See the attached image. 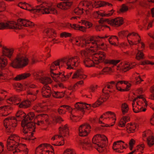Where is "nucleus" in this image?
<instances>
[{
    "label": "nucleus",
    "mask_w": 154,
    "mask_h": 154,
    "mask_svg": "<svg viewBox=\"0 0 154 154\" xmlns=\"http://www.w3.org/2000/svg\"><path fill=\"white\" fill-rule=\"evenodd\" d=\"M11 102H12L15 103L17 101L19 102L21 101V99H20L18 97L15 96L11 97Z\"/></svg>",
    "instance_id": "48"
},
{
    "label": "nucleus",
    "mask_w": 154,
    "mask_h": 154,
    "mask_svg": "<svg viewBox=\"0 0 154 154\" xmlns=\"http://www.w3.org/2000/svg\"><path fill=\"white\" fill-rule=\"evenodd\" d=\"M8 139L10 140H12L14 141L15 143H16L17 142H20V137L17 134H12L8 137Z\"/></svg>",
    "instance_id": "25"
},
{
    "label": "nucleus",
    "mask_w": 154,
    "mask_h": 154,
    "mask_svg": "<svg viewBox=\"0 0 154 154\" xmlns=\"http://www.w3.org/2000/svg\"><path fill=\"white\" fill-rule=\"evenodd\" d=\"M120 60H108L107 63L116 65L117 63H119L120 62Z\"/></svg>",
    "instance_id": "51"
},
{
    "label": "nucleus",
    "mask_w": 154,
    "mask_h": 154,
    "mask_svg": "<svg viewBox=\"0 0 154 154\" xmlns=\"http://www.w3.org/2000/svg\"><path fill=\"white\" fill-rule=\"evenodd\" d=\"M73 28L76 30H79L83 32H85L87 28L85 27L80 26L79 25H77L75 24H73Z\"/></svg>",
    "instance_id": "32"
},
{
    "label": "nucleus",
    "mask_w": 154,
    "mask_h": 154,
    "mask_svg": "<svg viewBox=\"0 0 154 154\" xmlns=\"http://www.w3.org/2000/svg\"><path fill=\"white\" fill-rule=\"evenodd\" d=\"M68 125L66 124L64 126L60 127L58 128L59 133L60 134H63L64 137H68L69 136V130Z\"/></svg>",
    "instance_id": "16"
},
{
    "label": "nucleus",
    "mask_w": 154,
    "mask_h": 154,
    "mask_svg": "<svg viewBox=\"0 0 154 154\" xmlns=\"http://www.w3.org/2000/svg\"><path fill=\"white\" fill-rule=\"evenodd\" d=\"M104 54L102 52H100L98 54H95L94 55L93 60H90V62H93L94 63L97 64L98 62H102L104 59Z\"/></svg>",
    "instance_id": "13"
},
{
    "label": "nucleus",
    "mask_w": 154,
    "mask_h": 154,
    "mask_svg": "<svg viewBox=\"0 0 154 154\" xmlns=\"http://www.w3.org/2000/svg\"><path fill=\"white\" fill-rule=\"evenodd\" d=\"M91 5L93 8H97L101 6H108L109 7H111L112 6V5L109 3L104 2H94L92 4L91 2Z\"/></svg>",
    "instance_id": "17"
},
{
    "label": "nucleus",
    "mask_w": 154,
    "mask_h": 154,
    "mask_svg": "<svg viewBox=\"0 0 154 154\" xmlns=\"http://www.w3.org/2000/svg\"><path fill=\"white\" fill-rule=\"evenodd\" d=\"M60 107H63L64 108H66V110L68 111H70V112L71 113L73 109H72L71 107L68 105H62L60 106Z\"/></svg>",
    "instance_id": "53"
},
{
    "label": "nucleus",
    "mask_w": 154,
    "mask_h": 154,
    "mask_svg": "<svg viewBox=\"0 0 154 154\" xmlns=\"http://www.w3.org/2000/svg\"><path fill=\"white\" fill-rule=\"evenodd\" d=\"M109 43L112 45L117 46L116 41H118V38L116 36H111L108 39Z\"/></svg>",
    "instance_id": "27"
},
{
    "label": "nucleus",
    "mask_w": 154,
    "mask_h": 154,
    "mask_svg": "<svg viewBox=\"0 0 154 154\" xmlns=\"http://www.w3.org/2000/svg\"><path fill=\"white\" fill-rule=\"evenodd\" d=\"M24 103L25 105V108H27L29 107L31 105V102L30 100H23Z\"/></svg>",
    "instance_id": "50"
},
{
    "label": "nucleus",
    "mask_w": 154,
    "mask_h": 154,
    "mask_svg": "<svg viewBox=\"0 0 154 154\" xmlns=\"http://www.w3.org/2000/svg\"><path fill=\"white\" fill-rule=\"evenodd\" d=\"M35 117V114L33 112H29L27 115L25 114V115H23L22 116V117L23 118V119H27L28 120V121H31Z\"/></svg>",
    "instance_id": "26"
},
{
    "label": "nucleus",
    "mask_w": 154,
    "mask_h": 154,
    "mask_svg": "<svg viewBox=\"0 0 154 154\" xmlns=\"http://www.w3.org/2000/svg\"><path fill=\"white\" fill-rule=\"evenodd\" d=\"M131 84L128 83V84L127 85L126 88L121 90L122 91H123V92L128 91L130 90L129 88L131 87Z\"/></svg>",
    "instance_id": "61"
},
{
    "label": "nucleus",
    "mask_w": 154,
    "mask_h": 154,
    "mask_svg": "<svg viewBox=\"0 0 154 154\" xmlns=\"http://www.w3.org/2000/svg\"><path fill=\"white\" fill-rule=\"evenodd\" d=\"M107 140V138L104 135L98 134L95 135L92 139V142L93 144H96L94 146L99 152H102L104 151L106 148L104 142Z\"/></svg>",
    "instance_id": "4"
},
{
    "label": "nucleus",
    "mask_w": 154,
    "mask_h": 154,
    "mask_svg": "<svg viewBox=\"0 0 154 154\" xmlns=\"http://www.w3.org/2000/svg\"><path fill=\"white\" fill-rule=\"evenodd\" d=\"M61 107H60L58 108V111L60 114H64L66 113V111L63 109L61 108Z\"/></svg>",
    "instance_id": "60"
},
{
    "label": "nucleus",
    "mask_w": 154,
    "mask_h": 154,
    "mask_svg": "<svg viewBox=\"0 0 154 154\" xmlns=\"http://www.w3.org/2000/svg\"><path fill=\"white\" fill-rule=\"evenodd\" d=\"M72 4V2L69 0L65 1L60 3L57 5L58 8L63 10H66L71 6Z\"/></svg>",
    "instance_id": "15"
},
{
    "label": "nucleus",
    "mask_w": 154,
    "mask_h": 154,
    "mask_svg": "<svg viewBox=\"0 0 154 154\" xmlns=\"http://www.w3.org/2000/svg\"><path fill=\"white\" fill-rule=\"evenodd\" d=\"M79 58L77 56L68 58H63L53 62L51 66L52 67H74L78 66Z\"/></svg>",
    "instance_id": "1"
},
{
    "label": "nucleus",
    "mask_w": 154,
    "mask_h": 154,
    "mask_svg": "<svg viewBox=\"0 0 154 154\" xmlns=\"http://www.w3.org/2000/svg\"><path fill=\"white\" fill-rule=\"evenodd\" d=\"M79 143L81 145L83 146V148L85 149H87V147L86 146H88V147H94L93 145L91 144V141L88 138H86L85 139L80 140Z\"/></svg>",
    "instance_id": "18"
},
{
    "label": "nucleus",
    "mask_w": 154,
    "mask_h": 154,
    "mask_svg": "<svg viewBox=\"0 0 154 154\" xmlns=\"http://www.w3.org/2000/svg\"><path fill=\"white\" fill-rule=\"evenodd\" d=\"M63 120L60 116H57L55 118V121L56 123H60L61 122H63Z\"/></svg>",
    "instance_id": "58"
},
{
    "label": "nucleus",
    "mask_w": 154,
    "mask_h": 154,
    "mask_svg": "<svg viewBox=\"0 0 154 154\" xmlns=\"http://www.w3.org/2000/svg\"><path fill=\"white\" fill-rule=\"evenodd\" d=\"M63 154H75L72 151V150L67 149H66L63 153Z\"/></svg>",
    "instance_id": "54"
},
{
    "label": "nucleus",
    "mask_w": 154,
    "mask_h": 154,
    "mask_svg": "<svg viewBox=\"0 0 154 154\" xmlns=\"http://www.w3.org/2000/svg\"><path fill=\"white\" fill-rule=\"evenodd\" d=\"M111 113H110V116H113L111 117L110 118L109 117H108L107 118H105L103 119H106L107 118H109V119L110 118L113 119V120H114V121L113 122V124L111 125V126H112L114 125V124H115V123H116V114H115V113L114 112H111Z\"/></svg>",
    "instance_id": "37"
},
{
    "label": "nucleus",
    "mask_w": 154,
    "mask_h": 154,
    "mask_svg": "<svg viewBox=\"0 0 154 154\" xmlns=\"http://www.w3.org/2000/svg\"><path fill=\"white\" fill-rule=\"evenodd\" d=\"M38 116H40L45 118L46 119L45 120V121L46 122H48V125H49L51 124L49 122V119H48V116L47 114H41L38 115Z\"/></svg>",
    "instance_id": "44"
},
{
    "label": "nucleus",
    "mask_w": 154,
    "mask_h": 154,
    "mask_svg": "<svg viewBox=\"0 0 154 154\" xmlns=\"http://www.w3.org/2000/svg\"><path fill=\"white\" fill-rule=\"evenodd\" d=\"M101 98H99L94 103H93L92 105V107L95 108L99 106L102 104L101 101L100 100Z\"/></svg>",
    "instance_id": "39"
},
{
    "label": "nucleus",
    "mask_w": 154,
    "mask_h": 154,
    "mask_svg": "<svg viewBox=\"0 0 154 154\" xmlns=\"http://www.w3.org/2000/svg\"><path fill=\"white\" fill-rule=\"evenodd\" d=\"M48 84H45L44 86L42 88V90H46L47 91H51V88Z\"/></svg>",
    "instance_id": "59"
},
{
    "label": "nucleus",
    "mask_w": 154,
    "mask_h": 154,
    "mask_svg": "<svg viewBox=\"0 0 154 154\" xmlns=\"http://www.w3.org/2000/svg\"><path fill=\"white\" fill-rule=\"evenodd\" d=\"M141 64L142 65L145 64H151L152 65H154V63L151 62L149 60H145L143 61L141 63Z\"/></svg>",
    "instance_id": "57"
},
{
    "label": "nucleus",
    "mask_w": 154,
    "mask_h": 154,
    "mask_svg": "<svg viewBox=\"0 0 154 154\" xmlns=\"http://www.w3.org/2000/svg\"><path fill=\"white\" fill-rule=\"evenodd\" d=\"M81 7L79 5L78 7L74 9V12L76 15H80L82 14L83 8H81Z\"/></svg>",
    "instance_id": "33"
},
{
    "label": "nucleus",
    "mask_w": 154,
    "mask_h": 154,
    "mask_svg": "<svg viewBox=\"0 0 154 154\" xmlns=\"http://www.w3.org/2000/svg\"><path fill=\"white\" fill-rule=\"evenodd\" d=\"M130 117L129 116H124L120 119L118 126L121 127H124L125 126V124L130 121Z\"/></svg>",
    "instance_id": "22"
},
{
    "label": "nucleus",
    "mask_w": 154,
    "mask_h": 154,
    "mask_svg": "<svg viewBox=\"0 0 154 154\" xmlns=\"http://www.w3.org/2000/svg\"><path fill=\"white\" fill-rule=\"evenodd\" d=\"M15 86L20 88V90L22 91L23 90V87L22 84L21 83H18L15 84Z\"/></svg>",
    "instance_id": "62"
},
{
    "label": "nucleus",
    "mask_w": 154,
    "mask_h": 154,
    "mask_svg": "<svg viewBox=\"0 0 154 154\" xmlns=\"http://www.w3.org/2000/svg\"><path fill=\"white\" fill-rule=\"evenodd\" d=\"M45 33L48 36H49L52 35L55 37L56 33L55 31L51 28H48L46 29L44 31Z\"/></svg>",
    "instance_id": "28"
},
{
    "label": "nucleus",
    "mask_w": 154,
    "mask_h": 154,
    "mask_svg": "<svg viewBox=\"0 0 154 154\" xmlns=\"http://www.w3.org/2000/svg\"><path fill=\"white\" fill-rule=\"evenodd\" d=\"M144 55L141 51L137 49V53L136 55V58L137 60L143 59Z\"/></svg>",
    "instance_id": "36"
},
{
    "label": "nucleus",
    "mask_w": 154,
    "mask_h": 154,
    "mask_svg": "<svg viewBox=\"0 0 154 154\" xmlns=\"http://www.w3.org/2000/svg\"><path fill=\"white\" fill-rule=\"evenodd\" d=\"M52 92V94L53 97L56 98H61L63 97L65 94V91L59 92V91H53Z\"/></svg>",
    "instance_id": "24"
},
{
    "label": "nucleus",
    "mask_w": 154,
    "mask_h": 154,
    "mask_svg": "<svg viewBox=\"0 0 154 154\" xmlns=\"http://www.w3.org/2000/svg\"><path fill=\"white\" fill-rule=\"evenodd\" d=\"M81 21L82 24L86 27V28L88 27V28H89L92 26V24L91 23L88 22L87 21L82 20Z\"/></svg>",
    "instance_id": "47"
},
{
    "label": "nucleus",
    "mask_w": 154,
    "mask_h": 154,
    "mask_svg": "<svg viewBox=\"0 0 154 154\" xmlns=\"http://www.w3.org/2000/svg\"><path fill=\"white\" fill-rule=\"evenodd\" d=\"M71 36V34L67 33L66 32H63L61 33L60 34V36L61 37H69Z\"/></svg>",
    "instance_id": "63"
},
{
    "label": "nucleus",
    "mask_w": 154,
    "mask_h": 154,
    "mask_svg": "<svg viewBox=\"0 0 154 154\" xmlns=\"http://www.w3.org/2000/svg\"><path fill=\"white\" fill-rule=\"evenodd\" d=\"M79 40L80 43L78 44H75V45L78 46H81L82 47H85L87 48H90L94 47L96 48L98 47L97 43L95 40H94L93 38H91L89 40H87L83 38L82 37H79L78 39L74 38V41L76 43L79 42Z\"/></svg>",
    "instance_id": "6"
},
{
    "label": "nucleus",
    "mask_w": 154,
    "mask_h": 154,
    "mask_svg": "<svg viewBox=\"0 0 154 154\" xmlns=\"http://www.w3.org/2000/svg\"><path fill=\"white\" fill-rule=\"evenodd\" d=\"M91 2H88L86 1H82L79 3V6H82L84 7L86 6L88 7L89 6L91 5Z\"/></svg>",
    "instance_id": "40"
},
{
    "label": "nucleus",
    "mask_w": 154,
    "mask_h": 154,
    "mask_svg": "<svg viewBox=\"0 0 154 154\" xmlns=\"http://www.w3.org/2000/svg\"><path fill=\"white\" fill-rule=\"evenodd\" d=\"M98 88V86L97 85H91L89 88L91 91L93 93L95 91V90Z\"/></svg>",
    "instance_id": "52"
},
{
    "label": "nucleus",
    "mask_w": 154,
    "mask_h": 154,
    "mask_svg": "<svg viewBox=\"0 0 154 154\" xmlns=\"http://www.w3.org/2000/svg\"><path fill=\"white\" fill-rule=\"evenodd\" d=\"M49 143H43L40 144L35 149L36 152L37 151V150L38 148H43L44 149L45 148V147L47 149L48 146L49 145Z\"/></svg>",
    "instance_id": "41"
},
{
    "label": "nucleus",
    "mask_w": 154,
    "mask_h": 154,
    "mask_svg": "<svg viewBox=\"0 0 154 154\" xmlns=\"http://www.w3.org/2000/svg\"><path fill=\"white\" fill-rule=\"evenodd\" d=\"M114 72V70L112 69V68H103L100 72H98L97 73L92 74L91 77H95L100 75H110Z\"/></svg>",
    "instance_id": "11"
},
{
    "label": "nucleus",
    "mask_w": 154,
    "mask_h": 154,
    "mask_svg": "<svg viewBox=\"0 0 154 154\" xmlns=\"http://www.w3.org/2000/svg\"><path fill=\"white\" fill-rule=\"evenodd\" d=\"M91 127L87 123L80 125L79 128V135L81 137H86L90 132Z\"/></svg>",
    "instance_id": "9"
},
{
    "label": "nucleus",
    "mask_w": 154,
    "mask_h": 154,
    "mask_svg": "<svg viewBox=\"0 0 154 154\" xmlns=\"http://www.w3.org/2000/svg\"><path fill=\"white\" fill-rule=\"evenodd\" d=\"M108 24L114 26H119L122 25L123 23V20L122 18L118 17L111 20L106 19L105 20Z\"/></svg>",
    "instance_id": "12"
},
{
    "label": "nucleus",
    "mask_w": 154,
    "mask_h": 154,
    "mask_svg": "<svg viewBox=\"0 0 154 154\" xmlns=\"http://www.w3.org/2000/svg\"><path fill=\"white\" fill-rule=\"evenodd\" d=\"M81 21L82 24L86 27V28L88 27V28H89L92 26V24L91 23L88 22L87 21L82 20Z\"/></svg>",
    "instance_id": "46"
},
{
    "label": "nucleus",
    "mask_w": 154,
    "mask_h": 154,
    "mask_svg": "<svg viewBox=\"0 0 154 154\" xmlns=\"http://www.w3.org/2000/svg\"><path fill=\"white\" fill-rule=\"evenodd\" d=\"M106 20V19H101L99 21V25H97L95 27L97 31L103 30L105 27H108L106 25V23H107V22L105 21Z\"/></svg>",
    "instance_id": "19"
},
{
    "label": "nucleus",
    "mask_w": 154,
    "mask_h": 154,
    "mask_svg": "<svg viewBox=\"0 0 154 154\" xmlns=\"http://www.w3.org/2000/svg\"><path fill=\"white\" fill-rule=\"evenodd\" d=\"M129 109L128 106L126 103H124L122 104V111L123 115H125L126 113H127Z\"/></svg>",
    "instance_id": "30"
},
{
    "label": "nucleus",
    "mask_w": 154,
    "mask_h": 154,
    "mask_svg": "<svg viewBox=\"0 0 154 154\" xmlns=\"http://www.w3.org/2000/svg\"><path fill=\"white\" fill-rule=\"evenodd\" d=\"M61 26H62V27H66L69 28H73L72 26H73V24L72 25L71 24H69L68 23H62Z\"/></svg>",
    "instance_id": "56"
},
{
    "label": "nucleus",
    "mask_w": 154,
    "mask_h": 154,
    "mask_svg": "<svg viewBox=\"0 0 154 154\" xmlns=\"http://www.w3.org/2000/svg\"><path fill=\"white\" fill-rule=\"evenodd\" d=\"M132 68H116L117 70L118 71L117 72L119 73V72H125L129 71Z\"/></svg>",
    "instance_id": "43"
},
{
    "label": "nucleus",
    "mask_w": 154,
    "mask_h": 154,
    "mask_svg": "<svg viewBox=\"0 0 154 154\" xmlns=\"http://www.w3.org/2000/svg\"><path fill=\"white\" fill-rule=\"evenodd\" d=\"M37 57H32L29 63V60L27 57H23L20 54H17L10 64V66L13 67H23L26 66L29 64L33 65L38 62Z\"/></svg>",
    "instance_id": "2"
},
{
    "label": "nucleus",
    "mask_w": 154,
    "mask_h": 154,
    "mask_svg": "<svg viewBox=\"0 0 154 154\" xmlns=\"http://www.w3.org/2000/svg\"><path fill=\"white\" fill-rule=\"evenodd\" d=\"M33 13H40L42 14H55L57 13V11L55 6L54 5H48L37 6L35 8L29 10Z\"/></svg>",
    "instance_id": "5"
},
{
    "label": "nucleus",
    "mask_w": 154,
    "mask_h": 154,
    "mask_svg": "<svg viewBox=\"0 0 154 154\" xmlns=\"http://www.w3.org/2000/svg\"><path fill=\"white\" fill-rule=\"evenodd\" d=\"M75 108L74 109H76V111H80L82 112V117H83V115L85 114V112L84 109L85 107L89 110L91 108V104H88L85 103H83L82 102H78L75 104Z\"/></svg>",
    "instance_id": "10"
},
{
    "label": "nucleus",
    "mask_w": 154,
    "mask_h": 154,
    "mask_svg": "<svg viewBox=\"0 0 154 154\" xmlns=\"http://www.w3.org/2000/svg\"><path fill=\"white\" fill-rule=\"evenodd\" d=\"M39 81L43 84H51L52 81L50 78L45 76L41 77L39 79Z\"/></svg>",
    "instance_id": "23"
},
{
    "label": "nucleus",
    "mask_w": 154,
    "mask_h": 154,
    "mask_svg": "<svg viewBox=\"0 0 154 154\" xmlns=\"http://www.w3.org/2000/svg\"><path fill=\"white\" fill-rule=\"evenodd\" d=\"M94 15L96 18H98L100 16L104 17L105 16L104 14L97 11H96L94 13Z\"/></svg>",
    "instance_id": "49"
},
{
    "label": "nucleus",
    "mask_w": 154,
    "mask_h": 154,
    "mask_svg": "<svg viewBox=\"0 0 154 154\" xmlns=\"http://www.w3.org/2000/svg\"><path fill=\"white\" fill-rule=\"evenodd\" d=\"M13 108L12 107H11L8 105H5L3 106H1L0 107V112L1 111L3 110L4 111H7L6 114H4V113H2V116H6L9 115L11 112H8L10 110H12Z\"/></svg>",
    "instance_id": "20"
},
{
    "label": "nucleus",
    "mask_w": 154,
    "mask_h": 154,
    "mask_svg": "<svg viewBox=\"0 0 154 154\" xmlns=\"http://www.w3.org/2000/svg\"><path fill=\"white\" fill-rule=\"evenodd\" d=\"M18 6L22 8L28 10L27 9V7L29 6V5L26 3L20 2L18 4Z\"/></svg>",
    "instance_id": "42"
},
{
    "label": "nucleus",
    "mask_w": 154,
    "mask_h": 154,
    "mask_svg": "<svg viewBox=\"0 0 154 154\" xmlns=\"http://www.w3.org/2000/svg\"><path fill=\"white\" fill-rule=\"evenodd\" d=\"M52 91L46 90H42V94L43 97L45 98L50 97L52 94Z\"/></svg>",
    "instance_id": "31"
},
{
    "label": "nucleus",
    "mask_w": 154,
    "mask_h": 154,
    "mask_svg": "<svg viewBox=\"0 0 154 154\" xmlns=\"http://www.w3.org/2000/svg\"><path fill=\"white\" fill-rule=\"evenodd\" d=\"M24 119L26 121L25 123H24L25 125L24 126H26L27 129L29 131H33V132H35L36 123L32 121L29 122L28 120L26 119H25V118Z\"/></svg>",
    "instance_id": "14"
},
{
    "label": "nucleus",
    "mask_w": 154,
    "mask_h": 154,
    "mask_svg": "<svg viewBox=\"0 0 154 154\" xmlns=\"http://www.w3.org/2000/svg\"><path fill=\"white\" fill-rule=\"evenodd\" d=\"M13 52V50L6 47L2 48V55L0 57V66L5 67L8 64V60L6 57L11 58Z\"/></svg>",
    "instance_id": "7"
},
{
    "label": "nucleus",
    "mask_w": 154,
    "mask_h": 154,
    "mask_svg": "<svg viewBox=\"0 0 154 154\" xmlns=\"http://www.w3.org/2000/svg\"><path fill=\"white\" fill-rule=\"evenodd\" d=\"M26 114L21 109L17 111L16 114L15 116L17 118L20 117L21 119H22L21 116Z\"/></svg>",
    "instance_id": "45"
},
{
    "label": "nucleus",
    "mask_w": 154,
    "mask_h": 154,
    "mask_svg": "<svg viewBox=\"0 0 154 154\" xmlns=\"http://www.w3.org/2000/svg\"><path fill=\"white\" fill-rule=\"evenodd\" d=\"M34 26V23L26 20H20L18 23L14 21H11L4 23H0V29H20L22 26L32 27Z\"/></svg>",
    "instance_id": "3"
},
{
    "label": "nucleus",
    "mask_w": 154,
    "mask_h": 154,
    "mask_svg": "<svg viewBox=\"0 0 154 154\" xmlns=\"http://www.w3.org/2000/svg\"><path fill=\"white\" fill-rule=\"evenodd\" d=\"M133 36H137L138 37H139V36L135 32H133L132 33H129L127 36V38L128 41L130 45H134V43L131 41H130L128 39V38H130V36L132 37Z\"/></svg>",
    "instance_id": "38"
},
{
    "label": "nucleus",
    "mask_w": 154,
    "mask_h": 154,
    "mask_svg": "<svg viewBox=\"0 0 154 154\" xmlns=\"http://www.w3.org/2000/svg\"><path fill=\"white\" fill-rule=\"evenodd\" d=\"M137 124L134 123V125L129 127V129L127 130V131L128 134L134 133L136 128Z\"/></svg>",
    "instance_id": "35"
},
{
    "label": "nucleus",
    "mask_w": 154,
    "mask_h": 154,
    "mask_svg": "<svg viewBox=\"0 0 154 154\" xmlns=\"http://www.w3.org/2000/svg\"><path fill=\"white\" fill-rule=\"evenodd\" d=\"M147 144L149 147H151L154 144V136H149L147 139Z\"/></svg>",
    "instance_id": "29"
},
{
    "label": "nucleus",
    "mask_w": 154,
    "mask_h": 154,
    "mask_svg": "<svg viewBox=\"0 0 154 154\" xmlns=\"http://www.w3.org/2000/svg\"><path fill=\"white\" fill-rule=\"evenodd\" d=\"M26 122V121L25 119H23L21 122V125L22 127L23 128V132L24 133V134H27L29 131L27 130L26 128V126H24V124Z\"/></svg>",
    "instance_id": "34"
},
{
    "label": "nucleus",
    "mask_w": 154,
    "mask_h": 154,
    "mask_svg": "<svg viewBox=\"0 0 154 154\" xmlns=\"http://www.w3.org/2000/svg\"><path fill=\"white\" fill-rule=\"evenodd\" d=\"M88 50H87V51H83L81 52V54L82 56L83 57H88L89 54L88 52Z\"/></svg>",
    "instance_id": "55"
},
{
    "label": "nucleus",
    "mask_w": 154,
    "mask_h": 154,
    "mask_svg": "<svg viewBox=\"0 0 154 154\" xmlns=\"http://www.w3.org/2000/svg\"><path fill=\"white\" fill-rule=\"evenodd\" d=\"M128 10V8L127 6L124 5H122V7L120 9V11L122 12H124L127 11Z\"/></svg>",
    "instance_id": "64"
},
{
    "label": "nucleus",
    "mask_w": 154,
    "mask_h": 154,
    "mask_svg": "<svg viewBox=\"0 0 154 154\" xmlns=\"http://www.w3.org/2000/svg\"><path fill=\"white\" fill-rule=\"evenodd\" d=\"M31 75L30 73H24L17 75L13 79L15 81H20L25 79Z\"/></svg>",
    "instance_id": "21"
},
{
    "label": "nucleus",
    "mask_w": 154,
    "mask_h": 154,
    "mask_svg": "<svg viewBox=\"0 0 154 154\" xmlns=\"http://www.w3.org/2000/svg\"><path fill=\"white\" fill-rule=\"evenodd\" d=\"M11 121L9 122L4 123V126L5 128V131L6 133L8 134V133H13L17 125V120L14 116H11Z\"/></svg>",
    "instance_id": "8"
}]
</instances>
